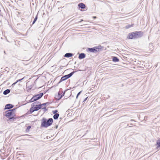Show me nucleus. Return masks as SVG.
<instances>
[{
    "instance_id": "nucleus-1",
    "label": "nucleus",
    "mask_w": 160,
    "mask_h": 160,
    "mask_svg": "<svg viewBox=\"0 0 160 160\" xmlns=\"http://www.w3.org/2000/svg\"><path fill=\"white\" fill-rule=\"evenodd\" d=\"M143 33L142 31H135L129 34L128 38L129 39L140 38L142 36Z\"/></svg>"
},
{
    "instance_id": "nucleus-2",
    "label": "nucleus",
    "mask_w": 160,
    "mask_h": 160,
    "mask_svg": "<svg viewBox=\"0 0 160 160\" xmlns=\"http://www.w3.org/2000/svg\"><path fill=\"white\" fill-rule=\"evenodd\" d=\"M53 122V120L52 118H49L48 119L43 118L42 119L41 126L42 127L47 128L51 126Z\"/></svg>"
},
{
    "instance_id": "nucleus-3",
    "label": "nucleus",
    "mask_w": 160,
    "mask_h": 160,
    "mask_svg": "<svg viewBox=\"0 0 160 160\" xmlns=\"http://www.w3.org/2000/svg\"><path fill=\"white\" fill-rule=\"evenodd\" d=\"M17 108H14L8 110L6 111L5 116L9 119L11 120L13 119H15L14 118L15 111Z\"/></svg>"
},
{
    "instance_id": "nucleus-4",
    "label": "nucleus",
    "mask_w": 160,
    "mask_h": 160,
    "mask_svg": "<svg viewBox=\"0 0 160 160\" xmlns=\"http://www.w3.org/2000/svg\"><path fill=\"white\" fill-rule=\"evenodd\" d=\"M103 48L101 46L98 47H95L92 48H88V51L92 52H97L102 50Z\"/></svg>"
},
{
    "instance_id": "nucleus-5",
    "label": "nucleus",
    "mask_w": 160,
    "mask_h": 160,
    "mask_svg": "<svg viewBox=\"0 0 160 160\" xmlns=\"http://www.w3.org/2000/svg\"><path fill=\"white\" fill-rule=\"evenodd\" d=\"M43 94V93L41 92L38 94L34 95L29 101V102H33L39 99L42 97Z\"/></svg>"
},
{
    "instance_id": "nucleus-6",
    "label": "nucleus",
    "mask_w": 160,
    "mask_h": 160,
    "mask_svg": "<svg viewBox=\"0 0 160 160\" xmlns=\"http://www.w3.org/2000/svg\"><path fill=\"white\" fill-rule=\"evenodd\" d=\"M14 106L11 104H6L5 107V109H9L13 108Z\"/></svg>"
},
{
    "instance_id": "nucleus-7",
    "label": "nucleus",
    "mask_w": 160,
    "mask_h": 160,
    "mask_svg": "<svg viewBox=\"0 0 160 160\" xmlns=\"http://www.w3.org/2000/svg\"><path fill=\"white\" fill-rule=\"evenodd\" d=\"M75 72V71H73V72H71L69 74L64 75V76L65 78V79H67L69 78H70L73 74Z\"/></svg>"
},
{
    "instance_id": "nucleus-8",
    "label": "nucleus",
    "mask_w": 160,
    "mask_h": 160,
    "mask_svg": "<svg viewBox=\"0 0 160 160\" xmlns=\"http://www.w3.org/2000/svg\"><path fill=\"white\" fill-rule=\"evenodd\" d=\"M85 57L86 54L83 53H82L79 54L78 58L79 59H81L85 58Z\"/></svg>"
},
{
    "instance_id": "nucleus-9",
    "label": "nucleus",
    "mask_w": 160,
    "mask_h": 160,
    "mask_svg": "<svg viewBox=\"0 0 160 160\" xmlns=\"http://www.w3.org/2000/svg\"><path fill=\"white\" fill-rule=\"evenodd\" d=\"M36 111H38L42 108L41 104L36 105L35 106L33 107Z\"/></svg>"
},
{
    "instance_id": "nucleus-10",
    "label": "nucleus",
    "mask_w": 160,
    "mask_h": 160,
    "mask_svg": "<svg viewBox=\"0 0 160 160\" xmlns=\"http://www.w3.org/2000/svg\"><path fill=\"white\" fill-rule=\"evenodd\" d=\"M78 7L82 9H84L85 8L86 6L84 3H80L78 4Z\"/></svg>"
},
{
    "instance_id": "nucleus-11",
    "label": "nucleus",
    "mask_w": 160,
    "mask_h": 160,
    "mask_svg": "<svg viewBox=\"0 0 160 160\" xmlns=\"http://www.w3.org/2000/svg\"><path fill=\"white\" fill-rule=\"evenodd\" d=\"M73 54L71 53H67L64 55V57L67 58H70L73 56Z\"/></svg>"
},
{
    "instance_id": "nucleus-12",
    "label": "nucleus",
    "mask_w": 160,
    "mask_h": 160,
    "mask_svg": "<svg viewBox=\"0 0 160 160\" xmlns=\"http://www.w3.org/2000/svg\"><path fill=\"white\" fill-rule=\"evenodd\" d=\"M112 61L114 62H118L119 61V59L117 57L113 56L112 57Z\"/></svg>"
},
{
    "instance_id": "nucleus-13",
    "label": "nucleus",
    "mask_w": 160,
    "mask_h": 160,
    "mask_svg": "<svg viewBox=\"0 0 160 160\" xmlns=\"http://www.w3.org/2000/svg\"><path fill=\"white\" fill-rule=\"evenodd\" d=\"M10 89H7L6 90H5L3 92V94H4V95H7V94H8V93H9L10 92Z\"/></svg>"
},
{
    "instance_id": "nucleus-14",
    "label": "nucleus",
    "mask_w": 160,
    "mask_h": 160,
    "mask_svg": "<svg viewBox=\"0 0 160 160\" xmlns=\"http://www.w3.org/2000/svg\"><path fill=\"white\" fill-rule=\"evenodd\" d=\"M62 96L60 92H59L58 93V95L55 96V98L58 100H60L61 99H59V97Z\"/></svg>"
},
{
    "instance_id": "nucleus-15",
    "label": "nucleus",
    "mask_w": 160,
    "mask_h": 160,
    "mask_svg": "<svg viewBox=\"0 0 160 160\" xmlns=\"http://www.w3.org/2000/svg\"><path fill=\"white\" fill-rule=\"evenodd\" d=\"M59 116V114L56 113L55 114H54V115L53 116V118L55 120H56L58 119Z\"/></svg>"
},
{
    "instance_id": "nucleus-16",
    "label": "nucleus",
    "mask_w": 160,
    "mask_h": 160,
    "mask_svg": "<svg viewBox=\"0 0 160 160\" xmlns=\"http://www.w3.org/2000/svg\"><path fill=\"white\" fill-rule=\"evenodd\" d=\"M66 80V79H65V78L64 76H63L61 78L60 80L58 82V83H60L61 82H62L65 81Z\"/></svg>"
},
{
    "instance_id": "nucleus-17",
    "label": "nucleus",
    "mask_w": 160,
    "mask_h": 160,
    "mask_svg": "<svg viewBox=\"0 0 160 160\" xmlns=\"http://www.w3.org/2000/svg\"><path fill=\"white\" fill-rule=\"evenodd\" d=\"M29 111L30 112V113H32L34 111H36L35 110V109H34V108H33V107H32L31 108H30Z\"/></svg>"
},
{
    "instance_id": "nucleus-18",
    "label": "nucleus",
    "mask_w": 160,
    "mask_h": 160,
    "mask_svg": "<svg viewBox=\"0 0 160 160\" xmlns=\"http://www.w3.org/2000/svg\"><path fill=\"white\" fill-rule=\"evenodd\" d=\"M37 19H38V14L36 16L35 18L34 19L33 21L32 22V25L34 24L35 23V22L37 20Z\"/></svg>"
},
{
    "instance_id": "nucleus-19",
    "label": "nucleus",
    "mask_w": 160,
    "mask_h": 160,
    "mask_svg": "<svg viewBox=\"0 0 160 160\" xmlns=\"http://www.w3.org/2000/svg\"><path fill=\"white\" fill-rule=\"evenodd\" d=\"M157 145H158V147H160V140H158L157 141Z\"/></svg>"
},
{
    "instance_id": "nucleus-20",
    "label": "nucleus",
    "mask_w": 160,
    "mask_h": 160,
    "mask_svg": "<svg viewBox=\"0 0 160 160\" xmlns=\"http://www.w3.org/2000/svg\"><path fill=\"white\" fill-rule=\"evenodd\" d=\"M133 24H132V25H128L126 26V28L127 29H128L132 27L133 26Z\"/></svg>"
},
{
    "instance_id": "nucleus-21",
    "label": "nucleus",
    "mask_w": 160,
    "mask_h": 160,
    "mask_svg": "<svg viewBox=\"0 0 160 160\" xmlns=\"http://www.w3.org/2000/svg\"><path fill=\"white\" fill-rule=\"evenodd\" d=\"M31 128V127L30 126H28L26 129V131L27 132H28L29 130V129Z\"/></svg>"
},
{
    "instance_id": "nucleus-22",
    "label": "nucleus",
    "mask_w": 160,
    "mask_h": 160,
    "mask_svg": "<svg viewBox=\"0 0 160 160\" xmlns=\"http://www.w3.org/2000/svg\"><path fill=\"white\" fill-rule=\"evenodd\" d=\"M37 102H35L33 103L31 105V107L35 106L36 105H38V104H37Z\"/></svg>"
},
{
    "instance_id": "nucleus-23",
    "label": "nucleus",
    "mask_w": 160,
    "mask_h": 160,
    "mask_svg": "<svg viewBox=\"0 0 160 160\" xmlns=\"http://www.w3.org/2000/svg\"><path fill=\"white\" fill-rule=\"evenodd\" d=\"M51 103L49 102H47L46 103H43L42 104H41V105L42 106L44 105L45 106L46 105H49V104H50Z\"/></svg>"
},
{
    "instance_id": "nucleus-24",
    "label": "nucleus",
    "mask_w": 160,
    "mask_h": 160,
    "mask_svg": "<svg viewBox=\"0 0 160 160\" xmlns=\"http://www.w3.org/2000/svg\"><path fill=\"white\" fill-rule=\"evenodd\" d=\"M82 92V91H81L78 93L77 94V96H76V99H77L78 98V96L80 95V94Z\"/></svg>"
},
{
    "instance_id": "nucleus-25",
    "label": "nucleus",
    "mask_w": 160,
    "mask_h": 160,
    "mask_svg": "<svg viewBox=\"0 0 160 160\" xmlns=\"http://www.w3.org/2000/svg\"><path fill=\"white\" fill-rule=\"evenodd\" d=\"M58 112V111L57 110H53L52 112L54 114L57 113V112Z\"/></svg>"
},
{
    "instance_id": "nucleus-26",
    "label": "nucleus",
    "mask_w": 160,
    "mask_h": 160,
    "mask_svg": "<svg viewBox=\"0 0 160 160\" xmlns=\"http://www.w3.org/2000/svg\"><path fill=\"white\" fill-rule=\"evenodd\" d=\"M65 91H64L63 94L62 95V96H60V97H59V99H61L62 97L64 96V94H65Z\"/></svg>"
},
{
    "instance_id": "nucleus-27",
    "label": "nucleus",
    "mask_w": 160,
    "mask_h": 160,
    "mask_svg": "<svg viewBox=\"0 0 160 160\" xmlns=\"http://www.w3.org/2000/svg\"><path fill=\"white\" fill-rule=\"evenodd\" d=\"M24 78H21V79H18V80L16 81V82H19V81H21V80H22V79H23Z\"/></svg>"
},
{
    "instance_id": "nucleus-28",
    "label": "nucleus",
    "mask_w": 160,
    "mask_h": 160,
    "mask_svg": "<svg viewBox=\"0 0 160 160\" xmlns=\"http://www.w3.org/2000/svg\"><path fill=\"white\" fill-rule=\"evenodd\" d=\"M88 98V97H87V98H86L84 99V100H83V102H84L86 101V100H87V99Z\"/></svg>"
},
{
    "instance_id": "nucleus-29",
    "label": "nucleus",
    "mask_w": 160,
    "mask_h": 160,
    "mask_svg": "<svg viewBox=\"0 0 160 160\" xmlns=\"http://www.w3.org/2000/svg\"><path fill=\"white\" fill-rule=\"evenodd\" d=\"M17 83V82L16 81V82H14V83H13L12 84V86H14L15 84H16Z\"/></svg>"
},
{
    "instance_id": "nucleus-30",
    "label": "nucleus",
    "mask_w": 160,
    "mask_h": 160,
    "mask_svg": "<svg viewBox=\"0 0 160 160\" xmlns=\"http://www.w3.org/2000/svg\"><path fill=\"white\" fill-rule=\"evenodd\" d=\"M35 102H37V104H40V102H39L36 101Z\"/></svg>"
},
{
    "instance_id": "nucleus-31",
    "label": "nucleus",
    "mask_w": 160,
    "mask_h": 160,
    "mask_svg": "<svg viewBox=\"0 0 160 160\" xmlns=\"http://www.w3.org/2000/svg\"><path fill=\"white\" fill-rule=\"evenodd\" d=\"M93 18L94 19H96V18H97V17H96V16H94V17H93Z\"/></svg>"
},
{
    "instance_id": "nucleus-32",
    "label": "nucleus",
    "mask_w": 160,
    "mask_h": 160,
    "mask_svg": "<svg viewBox=\"0 0 160 160\" xmlns=\"http://www.w3.org/2000/svg\"><path fill=\"white\" fill-rule=\"evenodd\" d=\"M42 109H45L46 110V107H45L44 108H43Z\"/></svg>"
},
{
    "instance_id": "nucleus-33",
    "label": "nucleus",
    "mask_w": 160,
    "mask_h": 160,
    "mask_svg": "<svg viewBox=\"0 0 160 160\" xmlns=\"http://www.w3.org/2000/svg\"><path fill=\"white\" fill-rule=\"evenodd\" d=\"M55 128L56 129H57V128H58V126H57H57H56L55 127Z\"/></svg>"
},
{
    "instance_id": "nucleus-34",
    "label": "nucleus",
    "mask_w": 160,
    "mask_h": 160,
    "mask_svg": "<svg viewBox=\"0 0 160 160\" xmlns=\"http://www.w3.org/2000/svg\"><path fill=\"white\" fill-rule=\"evenodd\" d=\"M83 20L82 19L80 21H79V22H82L83 21Z\"/></svg>"
},
{
    "instance_id": "nucleus-35",
    "label": "nucleus",
    "mask_w": 160,
    "mask_h": 160,
    "mask_svg": "<svg viewBox=\"0 0 160 160\" xmlns=\"http://www.w3.org/2000/svg\"><path fill=\"white\" fill-rule=\"evenodd\" d=\"M130 121H134L135 122V121H134V120L133 119H131V120H130Z\"/></svg>"
},
{
    "instance_id": "nucleus-36",
    "label": "nucleus",
    "mask_w": 160,
    "mask_h": 160,
    "mask_svg": "<svg viewBox=\"0 0 160 160\" xmlns=\"http://www.w3.org/2000/svg\"><path fill=\"white\" fill-rule=\"evenodd\" d=\"M4 53L5 54L6 53V52H5V51H4Z\"/></svg>"
},
{
    "instance_id": "nucleus-37",
    "label": "nucleus",
    "mask_w": 160,
    "mask_h": 160,
    "mask_svg": "<svg viewBox=\"0 0 160 160\" xmlns=\"http://www.w3.org/2000/svg\"><path fill=\"white\" fill-rule=\"evenodd\" d=\"M132 127V126H129V127Z\"/></svg>"
},
{
    "instance_id": "nucleus-38",
    "label": "nucleus",
    "mask_w": 160,
    "mask_h": 160,
    "mask_svg": "<svg viewBox=\"0 0 160 160\" xmlns=\"http://www.w3.org/2000/svg\"><path fill=\"white\" fill-rule=\"evenodd\" d=\"M27 135V136H28V135L26 134V135Z\"/></svg>"
},
{
    "instance_id": "nucleus-39",
    "label": "nucleus",
    "mask_w": 160,
    "mask_h": 160,
    "mask_svg": "<svg viewBox=\"0 0 160 160\" xmlns=\"http://www.w3.org/2000/svg\"><path fill=\"white\" fill-rule=\"evenodd\" d=\"M130 124H131V125H132V124H131V123Z\"/></svg>"
}]
</instances>
